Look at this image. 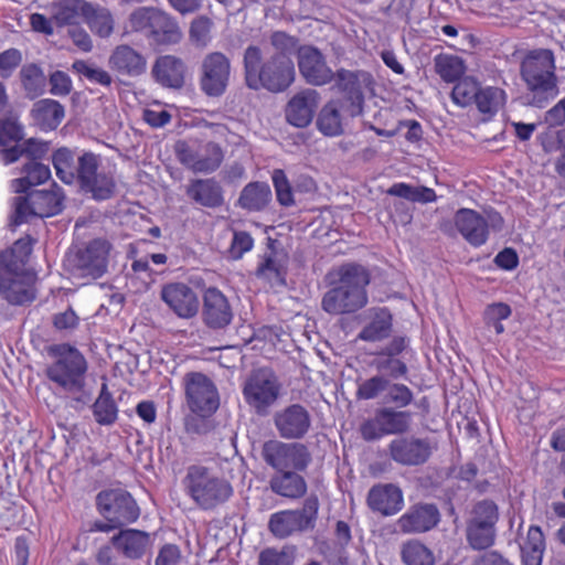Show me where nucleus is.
Returning <instances> with one entry per match:
<instances>
[{
  "instance_id": "nucleus-44",
  "label": "nucleus",
  "mask_w": 565,
  "mask_h": 565,
  "mask_svg": "<svg viewBox=\"0 0 565 565\" xmlns=\"http://www.w3.org/2000/svg\"><path fill=\"white\" fill-rule=\"evenodd\" d=\"M401 557L406 565H435L431 550L416 539L403 543Z\"/></svg>"
},
{
  "instance_id": "nucleus-3",
  "label": "nucleus",
  "mask_w": 565,
  "mask_h": 565,
  "mask_svg": "<svg viewBox=\"0 0 565 565\" xmlns=\"http://www.w3.org/2000/svg\"><path fill=\"white\" fill-rule=\"evenodd\" d=\"M55 359L45 370L46 377L67 398V405L83 411L92 402V391L87 386L88 370L84 354L70 343L55 344L50 349Z\"/></svg>"
},
{
  "instance_id": "nucleus-11",
  "label": "nucleus",
  "mask_w": 565,
  "mask_h": 565,
  "mask_svg": "<svg viewBox=\"0 0 565 565\" xmlns=\"http://www.w3.org/2000/svg\"><path fill=\"white\" fill-rule=\"evenodd\" d=\"M110 249L107 241L92 239L67 256L68 268L78 277L100 278L107 271Z\"/></svg>"
},
{
  "instance_id": "nucleus-61",
  "label": "nucleus",
  "mask_w": 565,
  "mask_h": 565,
  "mask_svg": "<svg viewBox=\"0 0 565 565\" xmlns=\"http://www.w3.org/2000/svg\"><path fill=\"white\" fill-rule=\"evenodd\" d=\"M52 324L57 331L74 330L79 324V317L72 307H68L65 311L53 316Z\"/></svg>"
},
{
  "instance_id": "nucleus-4",
  "label": "nucleus",
  "mask_w": 565,
  "mask_h": 565,
  "mask_svg": "<svg viewBox=\"0 0 565 565\" xmlns=\"http://www.w3.org/2000/svg\"><path fill=\"white\" fill-rule=\"evenodd\" d=\"M330 289L321 300L322 309L333 316L351 315L369 302L370 270L355 262L339 265L328 273Z\"/></svg>"
},
{
  "instance_id": "nucleus-42",
  "label": "nucleus",
  "mask_w": 565,
  "mask_h": 565,
  "mask_svg": "<svg viewBox=\"0 0 565 565\" xmlns=\"http://www.w3.org/2000/svg\"><path fill=\"white\" fill-rule=\"evenodd\" d=\"M507 103V93L497 86L481 87L475 105L480 114L492 118Z\"/></svg>"
},
{
  "instance_id": "nucleus-15",
  "label": "nucleus",
  "mask_w": 565,
  "mask_h": 565,
  "mask_svg": "<svg viewBox=\"0 0 565 565\" xmlns=\"http://www.w3.org/2000/svg\"><path fill=\"white\" fill-rule=\"evenodd\" d=\"M231 61L222 52L206 54L201 63L199 85L209 97L222 96L228 86Z\"/></svg>"
},
{
  "instance_id": "nucleus-56",
  "label": "nucleus",
  "mask_w": 565,
  "mask_h": 565,
  "mask_svg": "<svg viewBox=\"0 0 565 565\" xmlns=\"http://www.w3.org/2000/svg\"><path fill=\"white\" fill-rule=\"evenodd\" d=\"M213 22L205 15H200L191 22L190 38L196 45H206L211 40Z\"/></svg>"
},
{
  "instance_id": "nucleus-31",
  "label": "nucleus",
  "mask_w": 565,
  "mask_h": 565,
  "mask_svg": "<svg viewBox=\"0 0 565 565\" xmlns=\"http://www.w3.org/2000/svg\"><path fill=\"white\" fill-rule=\"evenodd\" d=\"M150 542L149 533L136 529L120 530L111 537V544L117 552L129 559L142 558L150 546Z\"/></svg>"
},
{
  "instance_id": "nucleus-53",
  "label": "nucleus",
  "mask_w": 565,
  "mask_h": 565,
  "mask_svg": "<svg viewBox=\"0 0 565 565\" xmlns=\"http://www.w3.org/2000/svg\"><path fill=\"white\" fill-rule=\"evenodd\" d=\"M499 519V511L497 504L492 500H482L477 502L471 511V523H484L494 525Z\"/></svg>"
},
{
  "instance_id": "nucleus-8",
  "label": "nucleus",
  "mask_w": 565,
  "mask_h": 565,
  "mask_svg": "<svg viewBox=\"0 0 565 565\" xmlns=\"http://www.w3.org/2000/svg\"><path fill=\"white\" fill-rule=\"evenodd\" d=\"M173 151L178 161L195 173H213L224 161L220 143L199 138L177 140Z\"/></svg>"
},
{
  "instance_id": "nucleus-6",
  "label": "nucleus",
  "mask_w": 565,
  "mask_h": 565,
  "mask_svg": "<svg viewBox=\"0 0 565 565\" xmlns=\"http://www.w3.org/2000/svg\"><path fill=\"white\" fill-rule=\"evenodd\" d=\"M520 76L534 105L542 107L558 94L556 60L550 49L529 50L520 63Z\"/></svg>"
},
{
  "instance_id": "nucleus-60",
  "label": "nucleus",
  "mask_w": 565,
  "mask_h": 565,
  "mask_svg": "<svg viewBox=\"0 0 565 565\" xmlns=\"http://www.w3.org/2000/svg\"><path fill=\"white\" fill-rule=\"evenodd\" d=\"M254 247V239L248 232L236 231L233 234V239L230 246L231 256L234 259H239L243 255Z\"/></svg>"
},
{
  "instance_id": "nucleus-22",
  "label": "nucleus",
  "mask_w": 565,
  "mask_h": 565,
  "mask_svg": "<svg viewBox=\"0 0 565 565\" xmlns=\"http://www.w3.org/2000/svg\"><path fill=\"white\" fill-rule=\"evenodd\" d=\"M255 276L271 286L286 285L287 255L277 249V242L270 237L265 252L258 256Z\"/></svg>"
},
{
  "instance_id": "nucleus-18",
  "label": "nucleus",
  "mask_w": 565,
  "mask_h": 565,
  "mask_svg": "<svg viewBox=\"0 0 565 565\" xmlns=\"http://www.w3.org/2000/svg\"><path fill=\"white\" fill-rule=\"evenodd\" d=\"M97 505L99 512L110 522L120 526L134 523L140 515V510L131 497L126 491H103L97 495Z\"/></svg>"
},
{
  "instance_id": "nucleus-43",
  "label": "nucleus",
  "mask_w": 565,
  "mask_h": 565,
  "mask_svg": "<svg viewBox=\"0 0 565 565\" xmlns=\"http://www.w3.org/2000/svg\"><path fill=\"white\" fill-rule=\"evenodd\" d=\"M545 539L540 526L531 525L526 540L521 546L522 565H542Z\"/></svg>"
},
{
  "instance_id": "nucleus-5",
  "label": "nucleus",
  "mask_w": 565,
  "mask_h": 565,
  "mask_svg": "<svg viewBox=\"0 0 565 565\" xmlns=\"http://www.w3.org/2000/svg\"><path fill=\"white\" fill-rule=\"evenodd\" d=\"M35 239L25 235L0 253V297L22 306L36 297L35 275L26 268Z\"/></svg>"
},
{
  "instance_id": "nucleus-51",
  "label": "nucleus",
  "mask_w": 565,
  "mask_h": 565,
  "mask_svg": "<svg viewBox=\"0 0 565 565\" xmlns=\"http://www.w3.org/2000/svg\"><path fill=\"white\" fill-rule=\"evenodd\" d=\"M388 379L383 375H374L358 385L355 396L361 401H370L379 397L388 387Z\"/></svg>"
},
{
  "instance_id": "nucleus-48",
  "label": "nucleus",
  "mask_w": 565,
  "mask_h": 565,
  "mask_svg": "<svg viewBox=\"0 0 565 565\" xmlns=\"http://www.w3.org/2000/svg\"><path fill=\"white\" fill-rule=\"evenodd\" d=\"M317 126L324 136H338L342 132L339 109L333 102L327 103L317 119Z\"/></svg>"
},
{
  "instance_id": "nucleus-33",
  "label": "nucleus",
  "mask_w": 565,
  "mask_h": 565,
  "mask_svg": "<svg viewBox=\"0 0 565 565\" xmlns=\"http://www.w3.org/2000/svg\"><path fill=\"white\" fill-rule=\"evenodd\" d=\"M185 193L194 203L204 207L215 209L224 202L223 189L214 179H194L186 186Z\"/></svg>"
},
{
  "instance_id": "nucleus-52",
  "label": "nucleus",
  "mask_w": 565,
  "mask_h": 565,
  "mask_svg": "<svg viewBox=\"0 0 565 565\" xmlns=\"http://www.w3.org/2000/svg\"><path fill=\"white\" fill-rule=\"evenodd\" d=\"M277 202L282 206L295 204L294 192L290 182L281 169H275L271 174Z\"/></svg>"
},
{
  "instance_id": "nucleus-13",
  "label": "nucleus",
  "mask_w": 565,
  "mask_h": 565,
  "mask_svg": "<svg viewBox=\"0 0 565 565\" xmlns=\"http://www.w3.org/2000/svg\"><path fill=\"white\" fill-rule=\"evenodd\" d=\"M412 423V412L381 407L361 425L360 431L364 440L372 441L388 435H404L409 431Z\"/></svg>"
},
{
  "instance_id": "nucleus-24",
  "label": "nucleus",
  "mask_w": 565,
  "mask_h": 565,
  "mask_svg": "<svg viewBox=\"0 0 565 565\" xmlns=\"http://www.w3.org/2000/svg\"><path fill=\"white\" fill-rule=\"evenodd\" d=\"M402 489L394 483H376L366 495L367 508L382 516H393L404 508Z\"/></svg>"
},
{
  "instance_id": "nucleus-46",
  "label": "nucleus",
  "mask_w": 565,
  "mask_h": 565,
  "mask_svg": "<svg viewBox=\"0 0 565 565\" xmlns=\"http://www.w3.org/2000/svg\"><path fill=\"white\" fill-rule=\"evenodd\" d=\"M454 84L455 86L450 94L454 104L460 107H467L475 104L481 86L473 76L463 75Z\"/></svg>"
},
{
  "instance_id": "nucleus-34",
  "label": "nucleus",
  "mask_w": 565,
  "mask_h": 565,
  "mask_svg": "<svg viewBox=\"0 0 565 565\" xmlns=\"http://www.w3.org/2000/svg\"><path fill=\"white\" fill-rule=\"evenodd\" d=\"M31 116L41 130H55L64 118V107L57 100L41 99L34 103Z\"/></svg>"
},
{
  "instance_id": "nucleus-63",
  "label": "nucleus",
  "mask_w": 565,
  "mask_h": 565,
  "mask_svg": "<svg viewBox=\"0 0 565 565\" xmlns=\"http://www.w3.org/2000/svg\"><path fill=\"white\" fill-rule=\"evenodd\" d=\"M50 93L56 96H66L72 90V79L62 71H55L50 75Z\"/></svg>"
},
{
  "instance_id": "nucleus-10",
  "label": "nucleus",
  "mask_w": 565,
  "mask_h": 565,
  "mask_svg": "<svg viewBox=\"0 0 565 565\" xmlns=\"http://www.w3.org/2000/svg\"><path fill=\"white\" fill-rule=\"evenodd\" d=\"M63 202V189L55 183L51 190H35L26 196H18L14 199L12 224L19 226L26 222L29 216L44 218L57 215L64 207Z\"/></svg>"
},
{
  "instance_id": "nucleus-55",
  "label": "nucleus",
  "mask_w": 565,
  "mask_h": 565,
  "mask_svg": "<svg viewBox=\"0 0 565 565\" xmlns=\"http://www.w3.org/2000/svg\"><path fill=\"white\" fill-rule=\"evenodd\" d=\"M386 401L395 405L396 408H405L412 404L414 394L412 390L402 383H390L386 390Z\"/></svg>"
},
{
  "instance_id": "nucleus-12",
  "label": "nucleus",
  "mask_w": 565,
  "mask_h": 565,
  "mask_svg": "<svg viewBox=\"0 0 565 565\" xmlns=\"http://www.w3.org/2000/svg\"><path fill=\"white\" fill-rule=\"evenodd\" d=\"M262 456L265 462L277 471H306L312 460L305 444H287L277 439L263 445Z\"/></svg>"
},
{
  "instance_id": "nucleus-35",
  "label": "nucleus",
  "mask_w": 565,
  "mask_h": 565,
  "mask_svg": "<svg viewBox=\"0 0 565 565\" xmlns=\"http://www.w3.org/2000/svg\"><path fill=\"white\" fill-rule=\"evenodd\" d=\"M50 143L34 138L25 140L23 143L13 145L7 149H0V159L4 164L18 161L23 154L29 161H39L47 154Z\"/></svg>"
},
{
  "instance_id": "nucleus-59",
  "label": "nucleus",
  "mask_w": 565,
  "mask_h": 565,
  "mask_svg": "<svg viewBox=\"0 0 565 565\" xmlns=\"http://www.w3.org/2000/svg\"><path fill=\"white\" fill-rule=\"evenodd\" d=\"M22 62V54L18 49L11 47L0 53V76L10 77Z\"/></svg>"
},
{
  "instance_id": "nucleus-28",
  "label": "nucleus",
  "mask_w": 565,
  "mask_h": 565,
  "mask_svg": "<svg viewBox=\"0 0 565 565\" xmlns=\"http://www.w3.org/2000/svg\"><path fill=\"white\" fill-rule=\"evenodd\" d=\"M319 94L315 89L297 93L287 104L286 118L295 127H307L316 113Z\"/></svg>"
},
{
  "instance_id": "nucleus-1",
  "label": "nucleus",
  "mask_w": 565,
  "mask_h": 565,
  "mask_svg": "<svg viewBox=\"0 0 565 565\" xmlns=\"http://www.w3.org/2000/svg\"><path fill=\"white\" fill-rule=\"evenodd\" d=\"M269 49L249 45L244 52L246 85L255 90L271 93L286 90L295 81L291 58L299 41L284 31H274L269 36Z\"/></svg>"
},
{
  "instance_id": "nucleus-36",
  "label": "nucleus",
  "mask_w": 565,
  "mask_h": 565,
  "mask_svg": "<svg viewBox=\"0 0 565 565\" xmlns=\"http://www.w3.org/2000/svg\"><path fill=\"white\" fill-rule=\"evenodd\" d=\"M148 38L157 44H175L181 40L182 33L178 23L169 14L156 10Z\"/></svg>"
},
{
  "instance_id": "nucleus-38",
  "label": "nucleus",
  "mask_w": 565,
  "mask_h": 565,
  "mask_svg": "<svg viewBox=\"0 0 565 565\" xmlns=\"http://www.w3.org/2000/svg\"><path fill=\"white\" fill-rule=\"evenodd\" d=\"M95 422L100 426H111L118 419V405L106 382L102 383L97 398L92 404Z\"/></svg>"
},
{
  "instance_id": "nucleus-37",
  "label": "nucleus",
  "mask_w": 565,
  "mask_h": 565,
  "mask_svg": "<svg viewBox=\"0 0 565 565\" xmlns=\"http://www.w3.org/2000/svg\"><path fill=\"white\" fill-rule=\"evenodd\" d=\"M279 473L271 478V490L281 497L288 499H300L307 492V482L299 471H278Z\"/></svg>"
},
{
  "instance_id": "nucleus-9",
  "label": "nucleus",
  "mask_w": 565,
  "mask_h": 565,
  "mask_svg": "<svg viewBox=\"0 0 565 565\" xmlns=\"http://www.w3.org/2000/svg\"><path fill=\"white\" fill-rule=\"evenodd\" d=\"M280 391L279 379L269 367L252 371L242 388L245 403L259 416L268 414L279 398Z\"/></svg>"
},
{
  "instance_id": "nucleus-64",
  "label": "nucleus",
  "mask_w": 565,
  "mask_h": 565,
  "mask_svg": "<svg viewBox=\"0 0 565 565\" xmlns=\"http://www.w3.org/2000/svg\"><path fill=\"white\" fill-rule=\"evenodd\" d=\"M259 565H289L285 552L275 548H265L259 554Z\"/></svg>"
},
{
  "instance_id": "nucleus-26",
  "label": "nucleus",
  "mask_w": 565,
  "mask_h": 565,
  "mask_svg": "<svg viewBox=\"0 0 565 565\" xmlns=\"http://www.w3.org/2000/svg\"><path fill=\"white\" fill-rule=\"evenodd\" d=\"M440 521V513L433 503L412 505L397 519V526L404 534L425 533L434 529Z\"/></svg>"
},
{
  "instance_id": "nucleus-32",
  "label": "nucleus",
  "mask_w": 565,
  "mask_h": 565,
  "mask_svg": "<svg viewBox=\"0 0 565 565\" xmlns=\"http://www.w3.org/2000/svg\"><path fill=\"white\" fill-rule=\"evenodd\" d=\"M185 65L179 57L163 55L156 60L152 76L160 85L170 88H180L184 84Z\"/></svg>"
},
{
  "instance_id": "nucleus-19",
  "label": "nucleus",
  "mask_w": 565,
  "mask_h": 565,
  "mask_svg": "<svg viewBox=\"0 0 565 565\" xmlns=\"http://www.w3.org/2000/svg\"><path fill=\"white\" fill-rule=\"evenodd\" d=\"M408 339L404 335H395L388 344L374 352L372 366L387 375V379H404L408 374L407 364L398 356L407 349Z\"/></svg>"
},
{
  "instance_id": "nucleus-17",
  "label": "nucleus",
  "mask_w": 565,
  "mask_h": 565,
  "mask_svg": "<svg viewBox=\"0 0 565 565\" xmlns=\"http://www.w3.org/2000/svg\"><path fill=\"white\" fill-rule=\"evenodd\" d=\"M334 87L343 95L348 105L342 108L348 111L351 117L362 114L364 105L363 88L372 82L370 73L364 71H349L340 68L334 73Z\"/></svg>"
},
{
  "instance_id": "nucleus-49",
  "label": "nucleus",
  "mask_w": 565,
  "mask_h": 565,
  "mask_svg": "<svg viewBox=\"0 0 565 565\" xmlns=\"http://www.w3.org/2000/svg\"><path fill=\"white\" fill-rule=\"evenodd\" d=\"M84 12L88 15L90 30L100 38H107L113 33L114 20L110 12L106 9H95L85 3Z\"/></svg>"
},
{
  "instance_id": "nucleus-40",
  "label": "nucleus",
  "mask_w": 565,
  "mask_h": 565,
  "mask_svg": "<svg viewBox=\"0 0 565 565\" xmlns=\"http://www.w3.org/2000/svg\"><path fill=\"white\" fill-rule=\"evenodd\" d=\"M271 201L270 186L265 182H250L246 184L238 198V204L247 211H262Z\"/></svg>"
},
{
  "instance_id": "nucleus-47",
  "label": "nucleus",
  "mask_w": 565,
  "mask_h": 565,
  "mask_svg": "<svg viewBox=\"0 0 565 565\" xmlns=\"http://www.w3.org/2000/svg\"><path fill=\"white\" fill-rule=\"evenodd\" d=\"M467 540L473 550H486L492 546L495 540L494 525L468 522Z\"/></svg>"
},
{
  "instance_id": "nucleus-29",
  "label": "nucleus",
  "mask_w": 565,
  "mask_h": 565,
  "mask_svg": "<svg viewBox=\"0 0 565 565\" xmlns=\"http://www.w3.org/2000/svg\"><path fill=\"white\" fill-rule=\"evenodd\" d=\"M146 65L145 56L127 44L116 46L108 58L109 68L124 76H139L146 71Z\"/></svg>"
},
{
  "instance_id": "nucleus-25",
  "label": "nucleus",
  "mask_w": 565,
  "mask_h": 565,
  "mask_svg": "<svg viewBox=\"0 0 565 565\" xmlns=\"http://www.w3.org/2000/svg\"><path fill=\"white\" fill-rule=\"evenodd\" d=\"M162 301L180 318L189 319L199 311L194 290L184 282L166 284L160 292Z\"/></svg>"
},
{
  "instance_id": "nucleus-39",
  "label": "nucleus",
  "mask_w": 565,
  "mask_h": 565,
  "mask_svg": "<svg viewBox=\"0 0 565 565\" xmlns=\"http://www.w3.org/2000/svg\"><path fill=\"white\" fill-rule=\"evenodd\" d=\"M434 70L443 82L452 84L465 75L467 64L461 56L450 53H439L434 56Z\"/></svg>"
},
{
  "instance_id": "nucleus-2",
  "label": "nucleus",
  "mask_w": 565,
  "mask_h": 565,
  "mask_svg": "<svg viewBox=\"0 0 565 565\" xmlns=\"http://www.w3.org/2000/svg\"><path fill=\"white\" fill-rule=\"evenodd\" d=\"M52 164L63 183L77 184L81 191L96 201L108 200L116 192L114 174L99 169L100 158L92 151L76 157L73 150L61 147L53 152Z\"/></svg>"
},
{
  "instance_id": "nucleus-57",
  "label": "nucleus",
  "mask_w": 565,
  "mask_h": 565,
  "mask_svg": "<svg viewBox=\"0 0 565 565\" xmlns=\"http://www.w3.org/2000/svg\"><path fill=\"white\" fill-rule=\"evenodd\" d=\"M270 532L280 539H285L295 532L289 510L274 513L268 523Z\"/></svg>"
},
{
  "instance_id": "nucleus-21",
  "label": "nucleus",
  "mask_w": 565,
  "mask_h": 565,
  "mask_svg": "<svg viewBox=\"0 0 565 565\" xmlns=\"http://www.w3.org/2000/svg\"><path fill=\"white\" fill-rule=\"evenodd\" d=\"M234 313L227 297L216 287L203 292L202 320L212 330H221L231 324Z\"/></svg>"
},
{
  "instance_id": "nucleus-20",
  "label": "nucleus",
  "mask_w": 565,
  "mask_h": 565,
  "mask_svg": "<svg viewBox=\"0 0 565 565\" xmlns=\"http://www.w3.org/2000/svg\"><path fill=\"white\" fill-rule=\"evenodd\" d=\"M298 68L307 83L323 86L333 81L334 73L327 65L322 53L315 46H297Z\"/></svg>"
},
{
  "instance_id": "nucleus-54",
  "label": "nucleus",
  "mask_w": 565,
  "mask_h": 565,
  "mask_svg": "<svg viewBox=\"0 0 565 565\" xmlns=\"http://www.w3.org/2000/svg\"><path fill=\"white\" fill-rule=\"evenodd\" d=\"M23 139V128L15 120L4 119L0 121V147L7 149L19 145Z\"/></svg>"
},
{
  "instance_id": "nucleus-27",
  "label": "nucleus",
  "mask_w": 565,
  "mask_h": 565,
  "mask_svg": "<svg viewBox=\"0 0 565 565\" xmlns=\"http://www.w3.org/2000/svg\"><path fill=\"white\" fill-rule=\"evenodd\" d=\"M454 223L461 236L473 247L484 245L489 238L490 230L488 221L472 209H459Z\"/></svg>"
},
{
  "instance_id": "nucleus-16",
  "label": "nucleus",
  "mask_w": 565,
  "mask_h": 565,
  "mask_svg": "<svg viewBox=\"0 0 565 565\" xmlns=\"http://www.w3.org/2000/svg\"><path fill=\"white\" fill-rule=\"evenodd\" d=\"M436 448L428 437L402 436L388 444V454L398 465L417 467L427 463Z\"/></svg>"
},
{
  "instance_id": "nucleus-62",
  "label": "nucleus",
  "mask_w": 565,
  "mask_h": 565,
  "mask_svg": "<svg viewBox=\"0 0 565 565\" xmlns=\"http://www.w3.org/2000/svg\"><path fill=\"white\" fill-rule=\"evenodd\" d=\"M182 553L177 544L167 543L162 545L154 559V565H179Z\"/></svg>"
},
{
  "instance_id": "nucleus-58",
  "label": "nucleus",
  "mask_w": 565,
  "mask_h": 565,
  "mask_svg": "<svg viewBox=\"0 0 565 565\" xmlns=\"http://www.w3.org/2000/svg\"><path fill=\"white\" fill-rule=\"evenodd\" d=\"M157 9L153 8H138L129 15V26L131 31L143 32L147 34L150 32L152 18L154 17Z\"/></svg>"
},
{
  "instance_id": "nucleus-30",
  "label": "nucleus",
  "mask_w": 565,
  "mask_h": 565,
  "mask_svg": "<svg viewBox=\"0 0 565 565\" xmlns=\"http://www.w3.org/2000/svg\"><path fill=\"white\" fill-rule=\"evenodd\" d=\"M369 321L358 334V340L381 342L393 332V315L386 307H373L367 311Z\"/></svg>"
},
{
  "instance_id": "nucleus-50",
  "label": "nucleus",
  "mask_w": 565,
  "mask_h": 565,
  "mask_svg": "<svg viewBox=\"0 0 565 565\" xmlns=\"http://www.w3.org/2000/svg\"><path fill=\"white\" fill-rule=\"evenodd\" d=\"M72 70L94 84L109 87L113 83V78L107 71L84 60H76L72 65Z\"/></svg>"
},
{
  "instance_id": "nucleus-23",
  "label": "nucleus",
  "mask_w": 565,
  "mask_h": 565,
  "mask_svg": "<svg viewBox=\"0 0 565 565\" xmlns=\"http://www.w3.org/2000/svg\"><path fill=\"white\" fill-rule=\"evenodd\" d=\"M274 424L280 437L301 439L311 427V417L305 406L291 404L275 414Z\"/></svg>"
},
{
  "instance_id": "nucleus-14",
  "label": "nucleus",
  "mask_w": 565,
  "mask_h": 565,
  "mask_svg": "<svg viewBox=\"0 0 565 565\" xmlns=\"http://www.w3.org/2000/svg\"><path fill=\"white\" fill-rule=\"evenodd\" d=\"M184 393L190 411L201 417L212 416L220 406V396L213 381L201 372H189L183 377Z\"/></svg>"
},
{
  "instance_id": "nucleus-45",
  "label": "nucleus",
  "mask_w": 565,
  "mask_h": 565,
  "mask_svg": "<svg viewBox=\"0 0 565 565\" xmlns=\"http://www.w3.org/2000/svg\"><path fill=\"white\" fill-rule=\"evenodd\" d=\"M22 86L29 98L41 96L46 86V77L40 66L34 63L24 65L20 71Z\"/></svg>"
},
{
  "instance_id": "nucleus-41",
  "label": "nucleus",
  "mask_w": 565,
  "mask_h": 565,
  "mask_svg": "<svg viewBox=\"0 0 565 565\" xmlns=\"http://www.w3.org/2000/svg\"><path fill=\"white\" fill-rule=\"evenodd\" d=\"M23 177L12 181L14 192L26 193L32 186L42 184L51 178L49 166L39 161H28L22 168Z\"/></svg>"
},
{
  "instance_id": "nucleus-7",
  "label": "nucleus",
  "mask_w": 565,
  "mask_h": 565,
  "mask_svg": "<svg viewBox=\"0 0 565 565\" xmlns=\"http://www.w3.org/2000/svg\"><path fill=\"white\" fill-rule=\"evenodd\" d=\"M186 494L202 510H213L233 495L231 482L210 468L192 465L183 480Z\"/></svg>"
}]
</instances>
